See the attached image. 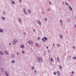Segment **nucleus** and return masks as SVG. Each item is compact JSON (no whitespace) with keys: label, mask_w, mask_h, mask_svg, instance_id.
Listing matches in <instances>:
<instances>
[{"label":"nucleus","mask_w":76,"mask_h":76,"mask_svg":"<svg viewBox=\"0 0 76 76\" xmlns=\"http://www.w3.org/2000/svg\"><path fill=\"white\" fill-rule=\"evenodd\" d=\"M37 60H38L39 62H40V61H41V63H42V58H39V57L38 56L37 57Z\"/></svg>","instance_id":"nucleus-1"},{"label":"nucleus","mask_w":76,"mask_h":76,"mask_svg":"<svg viewBox=\"0 0 76 76\" xmlns=\"http://www.w3.org/2000/svg\"><path fill=\"white\" fill-rule=\"evenodd\" d=\"M42 40L44 42H45V41H47V38L45 37H44V38H42Z\"/></svg>","instance_id":"nucleus-2"},{"label":"nucleus","mask_w":76,"mask_h":76,"mask_svg":"<svg viewBox=\"0 0 76 76\" xmlns=\"http://www.w3.org/2000/svg\"><path fill=\"white\" fill-rule=\"evenodd\" d=\"M20 48H24V45L23 44H21V45L20 46Z\"/></svg>","instance_id":"nucleus-3"},{"label":"nucleus","mask_w":76,"mask_h":76,"mask_svg":"<svg viewBox=\"0 0 76 76\" xmlns=\"http://www.w3.org/2000/svg\"><path fill=\"white\" fill-rule=\"evenodd\" d=\"M32 41L31 40H30L28 42V44H32Z\"/></svg>","instance_id":"nucleus-4"},{"label":"nucleus","mask_w":76,"mask_h":76,"mask_svg":"<svg viewBox=\"0 0 76 76\" xmlns=\"http://www.w3.org/2000/svg\"><path fill=\"white\" fill-rule=\"evenodd\" d=\"M49 60L51 61H53V59L52 58H49Z\"/></svg>","instance_id":"nucleus-5"},{"label":"nucleus","mask_w":76,"mask_h":76,"mask_svg":"<svg viewBox=\"0 0 76 76\" xmlns=\"http://www.w3.org/2000/svg\"><path fill=\"white\" fill-rule=\"evenodd\" d=\"M17 41V40L16 39L14 40L13 41V44H15L16 42Z\"/></svg>","instance_id":"nucleus-6"},{"label":"nucleus","mask_w":76,"mask_h":76,"mask_svg":"<svg viewBox=\"0 0 76 76\" xmlns=\"http://www.w3.org/2000/svg\"><path fill=\"white\" fill-rule=\"evenodd\" d=\"M5 73L6 75H7V76H9V73H8V72H6Z\"/></svg>","instance_id":"nucleus-7"},{"label":"nucleus","mask_w":76,"mask_h":76,"mask_svg":"<svg viewBox=\"0 0 76 76\" xmlns=\"http://www.w3.org/2000/svg\"><path fill=\"white\" fill-rule=\"evenodd\" d=\"M4 53H5L6 54H9V52H8V51H5Z\"/></svg>","instance_id":"nucleus-8"},{"label":"nucleus","mask_w":76,"mask_h":76,"mask_svg":"<svg viewBox=\"0 0 76 76\" xmlns=\"http://www.w3.org/2000/svg\"><path fill=\"white\" fill-rule=\"evenodd\" d=\"M69 9L70 10H72V7H71V6H70L69 7Z\"/></svg>","instance_id":"nucleus-9"},{"label":"nucleus","mask_w":76,"mask_h":76,"mask_svg":"<svg viewBox=\"0 0 76 76\" xmlns=\"http://www.w3.org/2000/svg\"><path fill=\"white\" fill-rule=\"evenodd\" d=\"M38 23L40 25V26H41V22L39 21V22Z\"/></svg>","instance_id":"nucleus-10"},{"label":"nucleus","mask_w":76,"mask_h":76,"mask_svg":"<svg viewBox=\"0 0 76 76\" xmlns=\"http://www.w3.org/2000/svg\"><path fill=\"white\" fill-rule=\"evenodd\" d=\"M59 68H60V69H61L62 68V66H61L60 65H59Z\"/></svg>","instance_id":"nucleus-11"},{"label":"nucleus","mask_w":76,"mask_h":76,"mask_svg":"<svg viewBox=\"0 0 76 76\" xmlns=\"http://www.w3.org/2000/svg\"><path fill=\"white\" fill-rule=\"evenodd\" d=\"M11 57L13 58V57H14V55L13 54H12L11 55Z\"/></svg>","instance_id":"nucleus-12"},{"label":"nucleus","mask_w":76,"mask_h":76,"mask_svg":"<svg viewBox=\"0 0 76 76\" xmlns=\"http://www.w3.org/2000/svg\"><path fill=\"white\" fill-rule=\"evenodd\" d=\"M1 72H4V69H3V68H1Z\"/></svg>","instance_id":"nucleus-13"},{"label":"nucleus","mask_w":76,"mask_h":76,"mask_svg":"<svg viewBox=\"0 0 76 76\" xmlns=\"http://www.w3.org/2000/svg\"><path fill=\"white\" fill-rule=\"evenodd\" d=\"M57 72L58 74V76H60V72H59V71H57Z\"/></svg>","instance_id":"nucleus-14"},{"label":"nucleus","mask_w":76,"mask_h":76,"mask_svg":"<svg viewBox=\"0 0 76 76\" xmlns=\"http://www.w3.org/2000/svg\"><path fill=\"white\" fill-rule=\"evenodd\" d=\"M65 4H66V5H67V6H69V4H68V3L67 2H66Z\"/></svg>","instance_id":"nucleus-15"},{"label":"nucleus","mask_w":76,"mask_h":76,"mask_svg":"<svg viewBox=\"0 0 76 76\" xmlns=\"http://www.w3.org/2000/svg\"><path fill=\"white\" fill-rule=\"evenodd\" d=\"M34 74H37V70H35L34 71Z\"/></svg>","instance_id":"nucleus-16"},{"label":"nucleus","mask_w":76,"mask_h":76,"mask_svg":"<svg viewBox=\"0 0 76 76\" xmlns=\"http://www.w3.org/2000/svg\"><path fill=\"white\" fill-rule=\"evenodd\" d=\"M28 12H29V13H31V10H28Z\"/></svg>","instance_id":"nucleus-17"},{"label":"nucleus","mask_w":76,"mask_h":76,"mask_svg":"<svg viewBox=\"0 0 76 76\" xmlns=\"http://www.w3.org/2000/svg\"><path fill=\"white\" fill-rule=\"evenodd\" d=\"M24 12L25 13V15H27V13L26 12V11H24Z\"/></svg>","instance_id":"nucleus-18"},{"label":"nucleus","mask_w":76,"mask_h":76,"mask_svg":"<svg viewBox=\"0 0 76 76\" xmlns=\"http://www.w3.org/2000/svg\"><path fill=\"white\" fill-rule=\"evenodd\" d=\"M12 63H15V61L13 60L12 61Z\"/></svg>","instance_id":"nucleus-19"},{"label":"nucleus","mask_w":76,"mask_h":76,"mask_svg":"<svg viewBox=\"0 0 76 76\" xmlns=\"http://www.w3.org/2000/svg\"><path fill=\"white\" fill-rule=\"evenodd\" d=\"M35 44H36V46H37V47H38L39 46H38V43H36Z\"/></svg>","instance_id":"nucleus-20"},{"label":"nucleus","mask_w":76,"mask_h":76,"mask_svg":"<svg viewBox=\"0 0 76 76\" xmlns=\"http://www.w3.org/2000/svg\"><path fill=\"white\" fill-rule=\"evenodd\" d=\"M19 22H22V19H20L19 20Z\"/></svg>","instance_id":"nucleus-21"},{"label":"nucleus","mask_w":76,"mask_h":76,"mask_svg":"<svg viewBox=\"0 0 76 76\" xmlns=\"http://www.w3.org/2000/svg\"><path fill=\"white\" fill-rule=\"evenodd\" d=\"M1 55H3L4 54V53H3L1 51Z\"/></svg>","instance_id":"nucleus-22"},{"label":"nucleus","mask_w":76,"mask_h":76,"mask_svg":"<svg viewBox=\"0 0 76 76\" xmlns=\"http://www.w3.org/2000/svg\"><path fill=\"white\" fill-rule=\"evenodd\" d=\"M12 3L13 4H15V2H14L13 1H12Z\"/></svg>","instance_id":"nucleus-23"},{"label":"nucleus","mask_w":76,"mask_h":76,"mask_svg":"<svg viewBox=\"0 0 76 76\" xmlns=\"http://www.w3.org/2000/svg\"><path fill=\"white\" fill-rule=\"evenodd\" d=\"M2 19L3 20H5V18L3 17H2Z\"/></svg>","instance_id":"nucleus-24"},{"label":"nucleus","mask_w":76,"mask_h":76,"mask_svg":"<svg viewBox=\"0 0 76 76\" xmlns=\"http://www.w3.org/2000/svg\"><path fill=\"white\" fill-rule=\"evenodd\" d=\"M57 59L58 60V61H59V58L57 57Z\"/></svg>","instance_id":"nucleus-25"},{"label":"nucleus","mask_w":76,"mask_h":76,"mask_svg":"<svg viewBox=\"0 0 76 76\" xmlns=\"http://www.w3.org/2000/svg\"><path fill=\"white\" fill-rule=\"evenodd\" d=\"M32 70H34V66H32L31 68Z\"/></svg>","instance_id":"nucleus-26"},{"label":"nucleus","mask_w":76,"mask_h":76,"mask_svg":"<svg viewBox=\"0 0 76 76\" xmlns=\"http://www.w3.org/2000/svg\"><path fill=\"white\" fill-rule=\"evenodd\" d=\"M37 39L38 40H39V39H40V37H38L37 38Z\"/></svg>","instance_id":"nucleus-27"},{"label":"nucleus","mask_w":76,"mask_h":76,"mask_svg":"<svg viewBox=\"0 0 76 76\" xmlns=\"http://www.w3.org/2000/svg\"><path fill=\"white\" fill-rule=\"evenodd\" d=\"M60 38H63V37L61 36V35H60Z\"/></svg>","instance_id":"nucleus-28"},{"label":"nucleus","mask_w":76,"mask_h":76,"mask_svg":"<svg viewBox=\"0 0 76 76\" xmlns=\"http://www.w3.org/2000/svg\"><path fill=\"white\" fill-rule=\"evenodd\" d=\"M40 22V21L39 20H37V23H38V22Z\"/></svg>","instance_id":"nucleus-29"},{"label":"nucleus","mask_w":76,"mask_h":76,"mask_svg":"<svg viewBox=\"0 0 76 76\" xmlns=\"http://www.w3.org/2000/svg\"><path fill=\"white\" fill-rule=\"evenodd\" d=\"M0 32H3V30L2 29H1Z\"/></svg>","instance_id":"nucleus-30"},{"label":"nucleus","mask_w":76,"mask_h":76,"mask_svg":"<svg viewBox=\"0 0 76 76\" xmlns=\"http://www.w3.org/2000/svg\"><path fill=\"white\" fill-rule=\"evenodd\" d=\"M54 75H56V72H54Z\"/></svg>","instance_id":"nucleus-31"},{"label":"nucleus","mask_w":76,"mask_h":76,"mask_svg":"<svg viewBox=\"0 0 76 76\" xmlns=\"http://www.w3.org/2000/svg\"><path fill=\"white\" fill-rule=\"evenodd\" d=\"M76 57H75L73 58V59H76Z\"/></svg>","instance_id":"nucleus-32"},{"label":"nucleus","mask_w":76,"mask_h":76,"mask_svg":"<svg viewBox=\"0 0 76 76\" xmlns=\"http://www.w3.org/2000/svg\"><path fill=\"white\" fill-rule=\"evenodd\" d=\"M60 22H62V20H60Z\"/></svg>","instance_id":"nucleus-33"},{"label":"nucleus","mask_w":76,"mask_h":76,"mask_svg":"<svg viewBox=\"0 0 76 76\" xmlns=\"http://www.w3.org/2000/svg\"><path fill=\"white\" fill-rule=\"evenodd\" d=\"M72 74H74V72H73V71H72Z\"/></svg>","instance_id":"nucleus-34"},{"label":"nucleus","mask_w":76,"mask_h":76,"mask_svg":"<svg viewBox=\"0 0 76 76\" xmlns=\"http://www.w3.org/2000/svg\"><path fill=\"white\" fill-rule=\"evenodd\" d=\"M22 53H23V54H24V53H25V52L24 51H23Z\"/></svg>","instance_id":"nucleus-35"},{"label":"nucleus","mask_w":76,"mask_h":76,"mask_svg":"<svg viewBox=\"0 0 76 76\" xmlns=\"http://www.w3.org/2000/svg\"><path fill=\"white\" fill-rule=\"evenodd\" d=\"M49 4H51V2H49Z\"/></svg>","instance_id":"nucleus-36"},{"label":"nucleus","mask_w":76,"mask_h":76,"mask_svg":"<svg viewBox=\"0 0 76 76\" xmlns=\"http://www.w3.org/2000/svg\"><path fill=\"white\" fill-rule=\"evenodd\" d=\"M57 46H58V47H60V45L59 44H58Z\"/></svg>","instance_id":"nucleus-37"},{"label":"nucleus","mask_w":76,"mask_h":76,"mask_svg":"<svg viewBox=\"0 0 76 76\" xmlns=\"http://www.w3.org/2000/svg\"><path fill=\"white\" fill-rule=\"evenodd\" d=\"M48 11H50V9H48Z\"/></svg>","instance_id":"nucleus-38"},{"label":"nucleus","mask_w":76,"mask_h":76,"mask_svg":"<svg viewBox=\"0 0 76 76\" xmlns=\"http://www.w3.org/2000/svg\"><path fill=\"white\" fill-rule=\"evenodd\" d=\"M73 49H75V46H73Z\"/></svg>","instance_id":"nucleus-39"},{"label":"nucleus","mask_w":76,"mask_h":76,"mask_svg":"<svg viewBox=\"0 0 76 76\" xmlns=\"http://www.w3.org/2000/svg\"><path fill=\"white\" fill-rule=\"evenodd\" d=\"M45 20H47V18H45Z\"/></svg>","instance_id":"nucleus-40"},{"label":"nucleus","mask_w":76,"mask_h":76,"mask_svg":"<svg viewBox=\"0 0 76 76\" xmlns=\"http://www.w3.org/2000/svg\"><path fill=\"white\" fill-rule=\"evenodd\" d=\"M20 1V2H22V1L21 0H19Z\"/></svg>","instance_id":"nucleus-41"},{"label":"nucleus","mask_w":76,"mask_h":76,"mask_svg":"<svg viewBox=\"0 0 76 76\" xmlns=\"http://www.w3.org/2000/svg\"><path fill=\"white\" fill-rule=\"evenodd\" d=\"M33 31H34V32H35V29L33 30Z\"/></svg>","instance_id":"nucleus-42"},{"label":"nucleus","mask_w":76,"mask_h":76,"mask_svg":"<svg viewBox=\"0 0 76 76\" xmlns=\"http://www.w3.org/2000/svg\"><path fill=\"white\" fill-rule=\"evenodd\" d=\"M23 11H24H24H26L25 9H23Z\"/></svg>","instance_id":"nucleus-43"},{"label":"nucleus","mask_w":76,"mask_h":76,"mask_svg":"<svg viewBox=\"0 0 76 76\" xmlns=\"http://www.w3.org/2000/svg\"><path fill=\"white\" fill-rule=\"evenodd\" d=\"M47 49H48V46H47Z\"/></svg>","instance_id":"nucleus-44"},{"label":"nucleus","mask_w":76,"mask_h":76,"mask_svg":"<svg viewBox=\"0 0 76 76\" xmlns=\"http://www.w3.org/2000/svg\"><path fill=\"white\" fill-rule=\"evenodd\" d=\"M9 45H11V43H9Z\"/></svg>","instance_id":"nucleus-45"},{"label":"nucleus","mask_w":76,"mask_h":76,"mask_svg":"<svg viewBox=\"0 0 76 76\" xmlns=\"http://www.w3.org/2000/svg\"><path fill=\"white\" fill-rule=\"evenodd\" d=\"M4 14H5V12L4 11Z\"/></svg>","instance_id":"nucleus-46"},{"label":"nucleus","mask_w":76,"mask_h":76,"mask_svg":"<svg viewBox=\"0 0 76 76\" xmlns=\"http://www.w3.org/2000/svg\"><path fill=\"white\" fill-rule=\"evenodd\" d=\"M63 24V23H61V25H62Z\"/></svg>","instance_id":"nucleus-47"},{"label":"nucleus","mask_w":76,"mask_h":76,"mask_svg":"<svg viewBox=\"0 0 76 76\" xmlns=\"http://www.w3.org/2000/svg\"><path fill=\"white\" fill-rule=\"evenodd\" d=\"M23 34H24V35H25V33H23Z\"/></svg>","instance_id":"nucleus-48"},{"label":"nucleus","mask_w":76,"mask_h":76,"mask_svg":"<svg viewBox=\"0 0 76 76\" xmlns=\"http://www.w3.org/2000/svg\"><path fill=\"white\" fill-rule=\"evenodd\" d=\"M42 13H43V14H44V12H42Z\"/></svg>","instance_id":"nucleus-49"},{"label":"nucleus","mask_w":76,"mask_h":76,"mask_svg":"<svg viewBox=\"0 0 76 76\" xmlns=\"http://www.w3.org/2000/svg\"><path fill=\"white\" fill-rule=\"evenodd\" d=\"M75 26L76 27V25H75Z\"/></svg>","instance_id":"nucleus-50"},{"label":"nucleus","mask_w":76,"mask_h":76,"mask_svg":"<svg viewBox=\"0 0 76 76\" xmlns=\"http://www.w3.org/2000/svg\"><path fill=\"white\" fill-rule=\"evenodd\" d=\"M17 54H18V55H19V53H17Z\"/></svg>","instance_id":"nucleus-51"},{"label":"nucleus","mask_w":76,"mask_h":76,"mask_svg":"<svg viewBox=\"0 0 76 76\" xmlns=\"http://www.w3.org/2000/svg\"><path fill=\"white\" fill-rule=\"evenodd\" d=\"M53 46H55V45H54V44H53Z\"/></svg>","instance_id":"nucleus-52"},{"label":"nucleus","mask_w":76,"mask_h":76,"mask_svg":"<svg viewBox=\"0 0 76 76\" xmlns=\"http://www.w3.org/2000/svg\"><path fill=\"white\" fill-rule=\"evenodd\" d=\"M63 4H64V2H63Z\"/></svg>","instance_id":"nucleus-53"},{"label":"nucleus","mask_w":76,"mask_h":76,"mask_svg":"<svg viewBox=\"0 0 76 76\" xmlns=\"http://www.w3.org/2000/svg\"><path fill=\"white\" fill-rule=\"evenodd\" d=\"M1 54V51H0V54Z\"/></svg>","instance_id":"nucleus-54"},{"label":"nucleus","mask_w":76,"mask_h":76,"mask_svg":"<svg viewBox=\"0 0 76 76\" xmlns=\"http://www.w3.org/2000/svg\"><path fill=\"white\" fill-rule=\"evenodd\" d=\"M71 76H73V75H71Z\"/></svg>","instance_id":"nucleus-55"},{"label":"nucleus","mask_w":76,"mask_h":76,"mask_svg":"<svg viewBox=\"0 0 76 76\" xmlns=\"http://www.w3.org/2000/svg\"><path fill=\"white\" fill-rule=\"evenodd\" d=\"M19 19V18H18V19Z\"/></svg>","instance_id":"nucleus-56"},{"label":"nucleus","mask_w":76,"mask_h":76,"mask_svg":"<svg viewBox=\"0 0 76 76\" xmlns=\"http://www.w3.org/2000/svg\"><path fill=\"white\" fill-rule=\"evenodd\" d=\"M69 58H70V57H69Z\"/></svg>","instance_id":"nucleus-57"},{"label":"nucleus","mask_w":76,"mask_h":76,"mask_svg":"<svg viewBox=\"0 0 76 76\" xmlns=\"http://www.w3.org/2000/svg\"><path fill=\"white\" fill-rule=\"evenodd\" d=\"M10 0L11 1H12V0Z\"/></svg>","instance_id":"nucleus-58"}]
</instances>
